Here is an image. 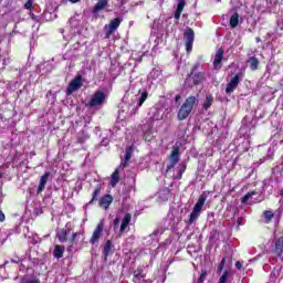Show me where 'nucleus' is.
<instances>
[{
  "label": "nucleus",
  "mask_w": 283,
  "mask_h": 283,
  "mask_svg": "<svg viewBox=\"0 0 283 283\" xmlns=\"http://www.w3.org/2000/svg\"><path fill=\"white\" fill-rule=\"evenodd\" d=\"M180 160V148L179 147H174L172 151L170 154V163L169 165H167L166 167V171H171V169H174V167H176L178 165Z\"/></svg>",
  "instance_id": "nucleus-9"
},
{
  "label": "nucleus",
  "mask_w": 283,
  "mask_h": 283,
  "mask_svg": "<svg viewBox=\"0 0 283 283\" xmlns=\"http://www.w3.org/2000/svg\"><path fill=\"white\" fill-rule=\"evenodd\" d=\"M83 87V75L78 74L76 75L66 87V94L70 96L71 94H74V92H78Z\"/></svg>",
  "instance_id": "nucleus-6"
},
{
  "label": "nucleus",
  "mask_w": 283,
  "mask_h": 283,
  "mask_svg": "<svg viewBox=\"0 0 283 283\" xmlns=\"http://www.w3.org/2000/svg\"><path fill=\"white\" fill-rule=\"evenodd\" d=\"M198 103H199L198 96L196 95L188 96L177 113L178 120H187V118H189V116L193 112V107H196Z\"/></svg>",
  "instance_id": "nucleus-1"
},
{
  "label": "nucleus",
  "mask_w": 283,
  "mask_h": 283,
  "mask_svg": "<svg viewBox=\"0 0 283 283\" xmlns=\"http://www.w3.org/2000/svg\"><path fill=\"white\" fill-rule=\"evenodd\" d=\"M24 9H25V10H30V12H32V0H28V1L24 3Z\"/></svg>",
  "instance_id": "nucleus-36"
},
{
  "label": "nucleus",
  "mask_w": 283,
  "mask_h": 283,
  "mask_svg": "<svg viewBox=\"0 0 283 283\" xmlns=\"http://www.w3.org/2000/svg\"><path fill=\"white\" fill-rule=\"evenodd\" d=\"M112 202H114V197L109 193H106L99 198V207L101 209H104V211H107L109 207L112 206Z\"/></svg>",
  "instance_id": "nucleus-11"
},
{
  "label": "nucleus",
  "mask_w": 283,
  "mask_h": 283,
  "mask_svg": "<svg viewBox=\"0 0 283 283\" xmlns=\"http://www.w3.org/2000/svg\"><path fill=\"white\" fill-rule=\"evenodd\" d=\"M113 249H114V244L112 243V240H107L104 244V250H103V255L105 260H107V258H109V255L114 253Z\"/></svg>",
  "instance_id": "nucleus-20"
},
{
  "label": "nucleus",
  "mask_w": 283,
  "mask_h": 283,
  "mask_svg": "<svg viewBox=\"0 0 283 283\" xmlns=\"http://www.w3.org/2000/svg\"><path fill=\"white\" fill-rule=\"evenodd\" d=\"M255 41H256V43H260L261 39H260V38H256Z\"/></svg>",
  "instance_id": "nucleus-42"
},
{
  "label": "nucleus",
  "mask_w": 283,
  "mask_h": 283,
  "mask_svg": "<svg viewBox=\"0 0 283 283\" xmlns=\"http://www.w3.org/2000/svg\"><path fill=\"white\" fill-rule=\"evenodd\" d=\"M70 231H72V229H61L60 231L56 232V238L59 240V242H61L62 244L67 242V233H70Z\"/></svg>",
  "instance_id": "nucleus-19"
},
{
  "label": "nucleus",
  "mask_w": 283,
  "mask_h": 283,
  "mask_svg": "<svg viewBox=\"0 0 283 283\" xmlns=\"http://www.w3.org/2000/svg\"><path fill=\"white\" fill-rule=\"evenodd\" d=\"M120 182V170L116 168L111 176V187H116Z\"/></svg>",
  "instance_id": "nucleus-22"
},
{
  "label": "nucleus",
  "mask_w": 283,
  "mask_h": 283,
  "mask_svg": "<svg viewBox=\"0 0 283 283\" xmlns=\"http://www.w3.org/2000/svg\"><path fill=\"white\" fill-rule=\"evenodd\" d=\"M263 217H264L266 224H269V222H271V220H273V218H275V213H273L271 210H265V211H263Z\"/></svg>",
  "instance_id": "nucleus-28"
},
{
  "label": "nucleus",
  "mask_w": 283,
  "mask_h": 283,
  "mask_svg": "<svg viewBox=\"0 0 283 283\" xmlns=\"http://www.w3.org/2000/svg\"><path fill=\"white\" fill-rule=\"evenodd\" d=\"M181 98H182V96L176 95V97H175V103H178V101H180Z\"/></svg>",
  "instance_id": "nucleus-40"
},
{
  "label": "nucleus",
  "mask_w": 283,
  "mask_h": 283,
  "mask_svg": "<svg viewBox=\"0 0 283 283\" xmlns=\"http://www.w3.org/2000/svg\"><path fill=\"white\" fill-rule=\"evenodd\" d=\"M207 202V195L202 193L199 196V199L197 200L192 212L190 213V218L188 221V224H192L200 218V213L202 211V207H205V203Z\"/></svg>",
  "instance_id": "nucleus-3"
},
{
  "label": "nucleus",
  "mask_w": 283,
  "mask_h": 283,
  "mask_svg": "<svg viewBox=\"0 0 283 283\" xmlns=\"http://www.w3.org/2000/svg\"><path fill=\"white\" fill-rule=\"evenodd\" d=\"M81 235V232H73L71 238L69 239L70 244H74L76 242V238Z\"/></svg>",
  "instance_id": "nucleus-34"
},
{
  "label": "nucleus",
  "mask_w": 283,
  "mask_h": 283,
  "mask_svg": "<svg viewBox=\"0 0 283 283\" xmlns=\"http://www.w3.org/2000/svg\"><path fill=\"white\" fill-rule=\"evenodd\" d=\"M120 23H123V19L120 18L111 20V22L104 27L105 39H109L112 34H114V32L120 28Z\"/></svg>",
  "instance_id": "nucleus-7"
},
{
  "label": "nucleus",
  "mask_w": 283,
  "mask_h": 283,
  "mask_svg": "<svg viewBox=\"0 0 283 283\" xmlns=\"http://www.w3.org/2000/svg\"><path fill=\"white\" fill-rule=\"evenodd\" d=\"M101 191H103V185L98 184L92 192V198L88 201V205H94V202H98V198L101 197Z\"/></svg>",
  "instance_id": "nucleus-15"
},
{
  "label": "nucleus",
  "mask_w": 283,
  "mask_h": 283,
  "mask_svg": "<svg viewBox=\"0 0 283 283\" xmlns=\"http://www.w3.org/2000/svg\"><path fill=\"white\" fill-rule=\"evenodd\" d=\"M134 283H145V273H143V270H138V272H135L134 279H133Z\"/></svg>",
  "instance_id": "nucleus-26"
},
{
  "label": "nucleus",
  "mask_w": 283,
  "mask_h": 283,
  "mask_svg": "<svg viewBox=\"0 0 283 283\" xmlns=\"http://www.w3.org/2000/svg\"><path fill=\"white\" fill-rule=\"evenodd\" d=\"M222 59H224V49L219 48L214 54L213 67H218L222 63Z\"/></svg>",
  "instance_id": "nucleus-18"
},
{
  "label": "nucleus",
  "mask_w": 283,
  "mask_h": 283,
  "mask_svg": "<svg viewBox=\"0 0 283 283\" xmlns=\"http://www.w3.org/2000/svg\"><path fill=\"white\" fill-rule=\"evenodd\" d=\"M149 93L147 91H143L138 101V107H143V104L145 103V101H147Z\"/></svg>",
  "instance_id": "nucleus-30"
},
{
  "label": "nucleus",
  "mask_w": 283,
  "mask_h": 283,
  "mask_svg": "<svg viewBox=\"0 0 283 283\" xmlns=\"http://www.w3.org/2000/svg\"><path fill=\"white\" fill-rule=\"evenodd\" d=\"M184 41H186V51L189 53L193 50V41H196V33L193 29L187 28L184 32Z\"/></svg>",
  "instance_id": "nucleus-8"
},
{
  "label": "nucleus",
  "mask_w": 283,
  "mask_h": 283,
  "mask_svg": "<svg viewBox=\"0 0 283 283\" xmlns=\"http://www.w3.org/2000/svg\"><path fill=\"white\" fill-rule=\"evenodd\" d=\"M199 64H195L190 73L186 76L185 86L186 87H195V85H200V83H205L207 81V74L205 72H198Z\"/></svg>",
  "instance_id": "nucleus-2"
},
{
  "label": "nucleus",
  "mask_w": 283,
  "mask_h": 283,
  "mask_svg": "<svg viewBox=\"0 0 283 283\" xmlns=\"http://www.w3.org/2000/svg\"><path fill=\"white\" fill-rule=\"evenodd\" d=\"M185 6H187V0H178L177 9L175 11L176 21H180V17H182V11L185 10Z\"/></svg>",
  "instance_id": "nucleus-13"
},
{
  "label": "nucleus",
  "mask_w": 283,
  "mask_h": 283,
  "mask_svg": "<svg viewBox=\"0 0 283 283\" xmlns=\"http://www.w3.org/2000/svg\"><path fill=\"white\" fill-rule=\"evenodd\" d=\"M0 222H6V214L3 213V210H0Z\"/></svg>",
  "instance_id": "nucleus-37"
},
{
  "label": "nucleus",
  "mask_w": 283,
  "mask_h": 283,
  "mask_svg": "<svg viewBox=\"0 0 283 283\" xmlns=\"http://www.w3.org/2000/svg\"><path fill=\"white\" fill-rule=\"evenodd\" d=\"M238 85H240V74H235L227 84L226 94H233L238 88Z\"/></svg>",
  "instance_id": "nucleus-10"
},
{
  "label": "nucleus",
  "mask_w": 283,
  "mask_h": 283,
  "mask_svg": "<svg viewBox=\"0 0 283 283\" xmlns=\"http://www.w3.org/2000/svg\"><path fill=\"white\" fill-rule=\"evenodd\" d=\"M240 23V14L238 12H234L230 17V28L234 29Z\"/></svg>",
  "instance_id": "nucleus-24"
},
{
  "label": "nucleus",
  "mask_w": 283,
  "mask_h": 283,
  "mask_svg": "<svg viewBox=\"0 0 283 283\" xmlns=\"http://www.w3.org/2000/svg\"><path fill=\"white\" fill-rule=\"evenodd\" d=\"M130 222H132V213L127 212L122 220V223L119 227V233H125V230L129 227Z\"/></svg>",
  "instance_id": "nucleus-17"
},
{
  "label": "nucleus",
  "mask_w": 283,
  "mask_h": 283,
  "mask_svg": "<svg viewBox=\"0 0 283 283\" xmlns=\"http://www.w3.org/2000/svg\"><path fill=\"white\" fill-rule=\"evenodd\" d=\"M3 178V172H0V179Z\"/></svg>",
  "instance_id": "nucleus-43"
},
{
  "label": "nucleus",
  "mask_w": 283,
  "mask_h": 283,
  "mask_svg": "<svg viewBox=\"0 0 283 283\" xmlns=\"http://www.w3.org/2000/svg\"><path fill=\"white\" fill-rule=\"evenodd\" d=\"M71 3H78L80 0H70Z\"/></svg>",
  "instance_id": "nucleus-41"
},
{
  "label": "nucleus",
  "mask_w": 283,
  "mask_h": 283,
  "mask_svg": "<svg viewBox=\"0 0 283 283\" xmlns=\"http://www.w3.org/2000/svg\"><path fill=\"white\" fill-rule=\"evenodd\" d=\"M185 171H187V165L184 164L180 169L178 175L176 176V180H182V175L185 174Z\"/></svg>",
  "instance_id": "nucleus-31"
},
{
  "label": "nucleus",
  "mask_w": 283,
  "mask_h": 283,
  "mask_svg": "<svg viewBox=\"0 0 283 283\" xmlns=\"http://www.w3.org/2000/svg\"><path fill=\"white\" fill-rule=\"evenodd\" d=\"M247 65H249V67L252 72H255V70H258V67H260V60L256 56H251L247 61Z\"/></svg>",
  "instance_id": "nucleus-21"
},
{
  "label": "nucleus",
  "mask_w": 283,
  "mask_h": 283,
  "mask_svg": "<svg viewBox=\"0 0 283 283\" xmlns=\"http://www.w3.org/2000/svg\"><path fill=\"white\" fill-rule=\"evenodd\" d=\"M226 264H227V259L223 258V259L221 260V262L219 263V266H218V269H217V273H222V271L224 270Z\"/></svg>",
  "instance_id": "nucleus-32"
},
{
  "label": "nucleus",
  "mask_w": 283,
  "mask_h": 283,
  "mask_svg": "<svg viewBox=\"0 0 283 283\" xmlns=\"http://www.w3.org/2000/svg\"><path fill=\"white\" fill-rule=\"evenodd\" d=\"M228 280H229V271H224L220 276L218 283H227Z\"/></svg>",
  "instance_id": "nucleus-33"
},
{
  "label": "nucleus",
  "mask_w": 283,
  "mask_h": 283,
  "mask_svg": "<svg viewBox=\"0 0 283 283\" xmlns=\"http://www.w3.org/2000/svg\"><path fill=\"white\" fill-rule=\"evenodd\" d=\"M118 222H120V219L115 218L114 221H113L114 229H116V226H118Z\"/></svg>",
  "instance_id": "nucleus-39"
},
{
  "label": "nucleus",
  "mask_w": 283,
  "mask_h": 283,
  "mask_svg": "<svg viewBox=\"0 0 283 283\" xmlns=\"http://www.w3.org/2000/svg\"><path fill=\"white\" fill-rule=\"evenodd\" d=\"M272 253H274V255H276V258H282V254H283V237H279L274 241Z\"/></svg>",
  "instance_id": "nucleus-12"
},
{
  "label": "nucleus",
  "mask_w": 283,
  "mask_h": 283,
  "mask_svg": "<svg viewBox=\"0 0 283 283\" xmlns=\"http://www.w3.org/2000/svg\"><path fill=\"white\" fill-rule=\"evenodd\" d=\"M253 196H258V191L252 190V191L248 192L245 196H243L241 198L242 205H247L249 202V200H251V198H253Z\"/></svg>",
  "instance_id": "nucleus-27"
},
{
  "label": "nucleus",
  "mask_w": 283,
  "mask_h": 283,
  "mask_svg": "<svg viewBox=\"0 0 283 283\" xmlns=\"http://www.w3.org/2000/svg\"><path fill=\"white\" fill-rule=\"evenodd\" d=\"M105 98H107V95L103 91H96L88 103L85 104V107H101L105 103Z\"/></svg>",
  "instance_id": "nucleus-4"
},
{
  "label": "nucleus",
  "mask_w": 283,
  "mask_h": 283,
  "mask_svg": "<svg viewBox=\"0 0 283 283\" xmlns=\"http://www.w3.org/2000/svg\"><path fill=\"white\" fill-rule=\"evenodd\" d=\"M211 105H213V95H207L202 104V109L207 112L208 109L211 108Z\"/></svg>",
  "instance_id": "nucleus-25"
},
{
  "label": "nucleus",
  "mask_w": 283,
  "mask_h": 283,
  "mask_svg": "<svg viewBox=\"0 0 283 283\" xmlns=\"http://www.w3.org/2000/svg\"><path fill=\"white\" fill-rule=\"evenodd\" d=\"M32 19H35L34 14H32Z\"/></svg>",
  "instance_id": "nucleus-45"
},
{
  "label": "nucleus",
  "mask_w": 283,
  "mask_h": 283,
  "mask_svg": "<svg viewBox=\"0 0 283 283\" xmlns=\"http://www.w3.org/2000/svg\"><path fill=\"white\" fill-rule=\"evenodd\" d=\"M49 178H50V171H45L44 175L40 178V182L38 186V193H42V191H45V186L48 185Z\"/></svg>",
  "instance_id": "nucleus-14"
},
{
  "label": "nucleus",
  "mask_w": 283,
  "mask_h": 283,
  "mask_svg": "<svg viewBox=\"0 0 283 283\" xmlns=\"http://www.w3.org/2000/svg\"><path fill=\"white\" fill-rule=\"evenodd\" d=\"M11 262H12V263H17V261H14V259H11Z\"/></svg>",
  "instance_id": "nucleus-44"
},
{
  "label": "nucleus",
  "mask_w": 283,
  "mask_h": 283,
  "mask_svg": "<svg viewBox=\"0 0 283 283\" xmlns=\"http://www.w3.org/2000/svg\"><path fill=\"white\" fill-rule=\"evenodd\" d=\"M107 6H109L108 0H99L98 2H96V4L92 9L93 14H97L102 10H105V8H107Z\"/></svg>",
  "instance_id": "nucleus-16"
},
{
  "label": "nucleus",
  "mask_w": 283,
  "mask_h": 283,
  "mask_svg": "<svg viewBox=\"0 0 283 283\" xmlns=\"http://www.w3.org/2000/svg\"><path fill=\"white\" fill-rule=\"evenodd\" d=\"M64 253H65V245L57 244L54 247L53 256L56 258V260H61Z\"/></svg>",
  "instance_id": "nucleus-23"
},
{
  "label": "nucleus",
  "mask_w": 283,
  "mask_h": 283,
  "mask_svg": "<svg viewBox=\"0 0 283 283\" xmlns=\"http://www.w3.org/2000/svg\"><path fill=\"white\" fill-rule=\"evenodd\" d=\"M103 231H105V220L102 219L95 230L93 231V234L90 239V244H98V242L101 241V238H103Z\"/></svg>",
  "instance_id": "nucleus-5"
},
{
  "label": "nucleus",
  "mask_w": 283,
  "mask_h": 283,
  "mask_svg": "<svg viewBox=\"0 0 283 283\" xmlns=\"http://www.w3.org/2000/svg\"><path fill=\"white\" fill-rule=\"evenodd\" d=\"M234 266L240 271V269H242V263L240 261H237Z\"/></svg>",
  "instance_id": "nucleus-38"
},
{
  "label": "nucleus",
  "mask_w": 283,
  "mask_h": 283,
  "mask_svg": "<svg viewBox=\"0 0 283 283\" xmlns=\"http://www.w3.org/2000/svg\"><path fill=\"white\" fill-rule=\"evenodd\" d=\"M20 283H41L39 279H24Z\"/></svg>",
  "instance_id": "nucleus-35"
},
{
  "label": "nucleus",
  "mask_w": 283,
  "mask_h": 283,
  "mask_svg": "<svg viewBox=\"0 0 283 283\" xmlns=\"http://www.w3.org/2000/svg\"><path fill=\"white\" fill-rule=\"evenodd\" d=\"M132 154H133L132 148H127L124 157L123 168L127 167V163L132 160Z\"/></svg>",
  "instance_id": "nucleus-29"
}]
</instances>
